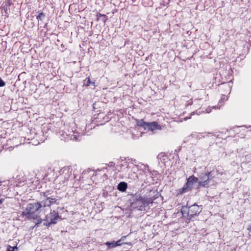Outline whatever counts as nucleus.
Listing matches in <instances>:
<instances>
[{
    "label": "nucleus",
    "mask_w": 251,
    "mask_h": 251,
    "mask_svg": "<svg viewBox=\"0 0 251 251\" xmlns=\"http://www.w3.org/2000/svg\"><path fill=\"white\" fill-rule=\"evenodd\" d=\"M129 200L130 209H137L140 211L145 210V208L151 203L152 200H147L146 197H142L140 194L135 193L131 194Z\"/></svg>",
    "instance_id": "f257e3e1"
},
{
    "label": "nucleus",
    "mask_w": 251,
    "mask_h": 251,
    "mask_svg": "<svg viewBox=\"0 0 251 251\" xmlns=\"http://www.w3.org/2000/svg\"><path fill=\"white\" fill-rule=\"evenodd\" d=\"M3 201H4V199H0V205L2 203Z\"/></svg>",
    "instance_id": "f704fd0d"
},
{
    "label": "nucleus",
    "mask_w": 251,
    "mask_h": 251,
    "mask_svg": "<svg viewBox=\"0 0 251 251\" xmlns=\"http://www.w3.org/2000/svg\"><path fill=\"white\" fill-rule=\"evenodd\" d=\"M198 177H195L194 176H190L187 179V181L182 188L179 189L177 192L178 195H183L188 192L191 191L195 183L198 182Z\"/></svg>",
    "instance_id": "39448f33"
},
{
    "label": "nucleus",
    "mask_w": 251,
    "mask_h": 251,
    "mask_svg": "<svg viewBox=\"0 0 251 251\" xmlns=\"http://www.w3.org/2000/svg\"><path fill=\"white\" fill-rule=\"evenodd\" d=\"M94 175L95 172L93 170L92 171L90 169H88L83 172L81 174V177L83 178L85 177H92Z\"/></svg>",
    "instance_id": "ddd939ff"
},
{
    "label": "nucleus",
    "mask_w": 251,
    "mask_h": 251,
    "mask_svg": "<svg viewBox=\"0 0 251 251\" xmlns=\"http://www.w3.org/2000/svg\"><path fill=\"white\" fill-rule=\"evenodd\" d=\"M197 183H198V187H207L208 185V183H209V182H207V181H198Z\"/></svg>",
    "instance_id": "5701e85b"
},
{
    "label": "nucleus",
    "mask_w": 251,
    "mask_h": 251,
    "mask_svg": "<svg viewBox=\"0 0 251 251\" xmlns=\"http://www.w3.org/2000/svg\"><path fill=\"white\" fill-rule=\"evenodd\" d=\"M43 224H44V226H50L52 224L51 223L50 221V222H48L47 221V222H44Z\"/></svg>",
    "instance_id": "c756f323"
},
{
    "label": "nucleus",
    "mask_w": 251,
    "mask_h": 251,
    "mask_svg": "<svg viewBox=\"0 0 251 251\" xmlns=\"http://www.w3.org/2000/svg\"><path fill=\"white\" fill-rule=\"evenodd\" d=\"M108 195V193L107 191H104L102 193V196L105 198H106Z\"/></svg>",
    "instance_id": "2f4dec72"
},
{
    "label": "nucleus",
    "mask_w": 251,
    "mask_h": 251,
    "mask_svg": "<svg viewBox=\"0 0 251 251\" xmlns=\"http://www.w3.org/2000/svg\"><path fill=\"white\" fill-rule=\"evenodd\" d=\"M148 122H145L143 119L138 120L137 122L138 126L143 127L145 130L147 129Z\"/></svg>",
    "instance_id": "f3484780"
},
{
    "label": "nucleus",
    "mask_w": 251,
    "mask_h": 251,
    "mask_svg": "<svg viewBox=\"0 0 251 251\" xmlns=\"http://www.w3.org/2000/svg\"><path fill=\"white\" fill-rule=\"evenodd\" d=\"M11 0H7L5 2V4L3 6V9L4 10L5 13H7V11L9 9V7L11 5Z\"/></svg>",
    "instance_id": "6ab92c4d"
},
{
    "label": "nucleus",
    "mask_w": 251,
    "mask_h": 251,
    "mask_svg": "<svg viewBox=\"0 0 251 251\" xmlns=\"http://www.w3.org/2000/svg\"><path fill=\"white\" fill-rule=\"evenodd\" d=\"M97 21H98L99 20H100V18L103 17V20H102V22L104 23H105L106 22V15H105L101 14L100 13H99V14H98L97 15Z\"/></svg>",
    "instance_id": "b1692460"
},
{
    "label": "nucleus",
    "mask_w": 251,
    "mask_h": 251,
    "mask_svg": "<svg viewBox=\"0 0 251 251\" xmlns=\"http://www.w3.org/2000/svg\"><path fill=\"white\" fill-rule=\"evenodd\" d=\"M42 195L45 198V199L48 198L50 197L49 195H50V191H47L45 192H43L42 193Z\"/></svg>",
    "instance_id": "a878e982"
},
{
    "label": "nucleus",
    "mask_w": 251,
    "mask_h": 251,
    "mask_svg": "<svg viewBox=\"0 0 251 251\" xmlns=\"http://www.w3.org/2000/svg\"><path fill=\"white\" fill-rule=\"evenodd\" d=\"M6 251H13V248L10 246H8Z\"/></svg>",
    "instance_id": "473e14b6"
},
{
    "label": "nucleus",
    "mask_w": 251,
    "mask_h": 251,
    "mask_svg": "<svg viewBox=\"0 0 251 251\" xmlns=\"http://www.w3.org/2000/svg\"><path fill=\"white\" fill-rule=\"evenodd\" d=\"M248 230H249L250 231H251V224L250 225H249L248 227Z\"/></svg>",
    "instance_id": "72a5a7b5"
},
{
    "label": "nucleus",
    "mask_w": 251,
    "mask_h": 251,
    "mask_svg": "<svg viewBox=\"0 0 251 251\" xmlns=\"http://www.w3.org/2000/svg\"><path fill=\"white\" fill-rule=\"evenodd\" d=\"M84 134V130L80 131L79 129H76V131L72 130L70 133H66L67 136H70L71 139L75 140H80L79 137Z\"/></svg>",
    "instance_id": "0eeeda50"
},
{
    "label": "nucleus",
    "mask_w": 251,
    "mask_h": 251,
    "mask_svg": "<svg viewBox=\"0 0 251 251\" xmlns=\"http://www.w3.org/2000/svg\"><path fill=\"white\" fill-rule=\"evenodd\" d=\"M128 163H129V165L131 166V168H133V166L135 167H138V162L135 159H133L132 158H127L126 159Z\"/></svg>",
    "instance_id": "a211bd4d"
},
{
    "label": "nucleus",
    "mask_w": 251,
    "mask_h": 251,
    "mask_svg": "<svg viewBox=\"0 0 251 251\" xmlns=\"http://www.w3.org/2000/svg\"><path fill=\"white\" fill-rule=\"evenodd\" d=\"M202 209V205H198L194 203L189 206L188 204L182 206L181 212L184 217L186 218V222L190 223L195 216L199 215Z\"/></svg>",
    "instance_id": "f03ea898"
},
{
    "label": "nucleus",
    "mask_w": 251,
    "mask_h": 251,
    "mask_svg": "<svg viewBox=\"0 0 251 251\" xmlns=\"http://www.w3.org/2000/svg\"><path fill=\"white\" fill-rule=\"evenodd\" d=\"M161 129L160 126L157 122H152L148 123L147 129L154 131Z\"/></svg>",
    "instance_id": "6e6552de"
},
{
    "label": "nucleus",
    "mask_w": 251,
    "mask_h": 251,
    "mask_svg": "<svg viewBox=\"0 0 251 251\" xmlns=\"http://www.w3.org/2000/svg\"><path fill=\"white\" fill-rule=\"evenodd\" d=\"M131 168V166L129 165L126 159L125 161L121 162V163L115 167V170L119 172H122L123 175L126 176L128 174L129 169Z\"/></svg>",
    "instance_id": "423d86ee"
},
{
    "label": "nucleus",
    "mask_w": 251,
    "mask_h": 251,
    "mask_svg": "<svg viewBox=\"0 0 251 251\" xmlns=\"http://www.w3.org/2000/svg\"><path fill=\"white\" fill-rule=\"evenodd\" d=\"M115 243L117 244V246H119L122 245L123 243H121V239L118 240L117 241L115 242Z\"/></svg>",
    "instance_id": "7c9ffc66"
},
{
    "label": "nucleus",
    "mask_w": 251,
    "mask_h": 251,
    "mask_svg": "<svg viewBox=\"0 0 251 251\" xmlns=\"http://www.w3.org/2000/svg\"><path fill=\"white\" fill-rule=\"evenodd\" d=\"M45 17V14L43 12L40 13L37 16L36 18L38 20L42 21Z\"/></svg>",
    "instance_id": "393cba45"
},
{
    "label": "nucleus",
    "mask_w": 251,
    "mask_h": 251,
    "mask_svg": "<svg viewBox=\"0 0 251 251\" xmlns=\"http://www.w3.org/2000/svg\"><path fill=\"white\" fill-rule=\"evenodd\" d=\"M5 82L0 77V87L5 86Z\"/></svg>",
    "instance_id": "cd10ccee"
},
{
    "label": "nucleus",
    "mask_w": 251,
    "mask_h": 251,
    "mask_svg": "<svg viewBox=\"0 0 251 251\" xmlns=\"http://www.w3.org/2000/svg\"><path fill=\"white\" fill-rule=\"evenodd\" d=\"M101 20L102 21V20H103V17H102Z\"/></svg>",
    "instance_id": "4c0bfd02"
},
{
    "label": "nucleus",
    "mask_w": 251,
    "mask_h": 251,
    "mask_svg": "<svg viewBox=\"0 0 251 251\" xmlns=\"http://www.w3.org/2000/svg\"><path fill=\"white\" fill-rule=\"evenodd\" d=\"M85 85H86V86H89L91 83H92L90 81V79L89 78H87L85 80Z\"/></svg>",
    "instance_id": "bb28decb"
},
{
    "label": "nucleus",
    "mask_w": 251,
    "mask_h": 251,
    "mask_svg": "<svg viewBox=\"0 0 251 251\" xmlns=\"http://www.w3.org/2000/svg\"><path fill=\"white\" fill-rule=\"evenodd\" d=\"M34 221V222L36 225H38L39 224H41L43 221H45L46 220L43 219L42 220L41 218L39 215H38V218L36 219H32Z\"/></svg>",
    "instance_id": "4be33fe9"
},
{
    "label": "nucleus",
    "mask_w": 251,
    "mask_h": 251,
    "mask_svg": "<svg viewBox=\"0 0 251 251\" xmlns=\"http://www.w3.org/2000/svg\"><path fill=\"white\" fill-rule=\"evenodd\" d=\"M15 179V181L18 182L19 185H20L22 183L25 182V177L24 174L21 173L17 175Z\"/></svg>",
    "instance_id": "4468645a"
},
{
    "label": "nucleus",
    "mask_w": 251,
    "mask_h": 251,
    "mask_svg": "<svg viewBox=\"0 0 251 251\" xmlns=\"http://www.w3.org/2000/svg\"><path fill=\"white\" fill-rule=\"evenodd\" d=\"M13 248V251H16L17 250V248L16 247H12Z\"/></svg>",
    "instance_id": "c9c22d12"
},
{
    "label": "nucleus",
    "mask_w": 251,
    "mask_h": 251,
    "mask_svg": "<svg viewBox=\"0 0 251 251\" xmlns=\"http://www.w3.org/2000/svg\"><path fill=\"white\" fill-rule=\"evenodd\" d=\"M39 203L41 205V208L42 210H44V209L46 207H49L50 206L49 199L48 198L43 200L41 202H39Z\"/></svg>",
    "instance_id": "dca6fc26"
},
{
    "label": "nucleus",
    "mask_w": 251,
    "mask_h": 251,
    "mask_svg": "<svg viewBox=\"0 0 251 251\" xmlns=\"http://www.w3.org/2000/svg\"><path fill=\"white\" fill-rule=\"evenodd\" d=\"M208 134H213V133L211 132H203V133H193L191 134V136L193 138H196L197 139H200L202 138H205L206 137H207L208 135Z\"/></svg>",
    "instance_id": "9b49d317"
},
{
    "label": "nucleus",
    "mask_w": 251,
    "mask_h": 251,
    "mask_svg": "<svg viewBox=\"0 0 251 251\" xmlns=\"http://www.w3.org/2000/svg\"><path fill=\"white\" fill-rule=\"evenodd\" d=\"M49 218L50 219V221L52 224H55L57 223V220L59 218L58 213L54 210L50 211Z\"/></svg>",
    "instance_id": "1a4fd4ad"
},
{
    "label": "nucleus",
    "mask_w": 251,
    "mask_h": 251,
    "mask_svg": "<svg viewBox=\"0 0 251 251\" xmlns=\"http://www.w3.org/2000/svg\"><path fill=\"white\" fill-rule=\"evenodd\" d=\"M104 244L107 246L108 249H112L117 247V244L115 243V241H113L111 242H107L105 243Z\"/></svg>",
    "instance_id": "aec40b11"
},
{
    "label": "nucleus",
    "mask_w": 251,
    "mask_h": 251,
    "mask_svg": "<svg viewBox=\"0 0 251 251\" xmlns=\"http://www.w3.org/2000/svg\"><path fill=\"white\" fill-rule=\"evenodd\" d=\"M211 177V172H207L205 173H201L198 178L200 179L201 181H207V182H209Z\"/></svg>",
    "instance_id": "9d476101"
},
{
    "label": "nucleus",
    "mask_w": 251,
    "mask_h": 251,
    "mask_svg": "<svg viewBox=\"0 0 251 251\" xmlns=\"http://www.w3.org/2000/svg\"><path fill=\"white\" fill-rule=\"evenodd\" d=\"M104 167H103V169H101L100 170L98 169L97 170L99 171H102V170H104Z\"/></svg>",
    "instance_id": "e433bc0d"
},
{
    "label": "nucleus",
    "mask_w": 251,
    "mask_h": 251,
    "mask_svg": "<svg viewBox=\"0 0 251 251\" xmlns=\"http://www.w3.org/2000/svg\"><path fill=\"white\" fill-rule=\"evenodd\" d=\"M48 199H49V201H50V205L54 204H59V203L57 202V200L56 199V198H55L54 197H49Z\"/></svg>",
    "instance_id": "412c9836"
},
{
    "label": "nucleus",
    "mask_w": 251,
    "mask_h": 251,
    "mask_svg": "<svg viewBox=\"0 0 251 251\" xmlns=\"http://www.w3.org/2000/svg\"><path fill=\"white\" fill-rule=\"evenodd\" d=\"M127 184L125 182H120L118 186H117V189L119 191L121 192H125L127 189Z\"/></svg>",
    "instance_id": "2eb2a0df"
},
{
    "label": "nucleus",
    "mask_w": 251,
    "mask_h": 251,
    "mask_svg": "<svg viewBox=\"0 0 251 251\" xmlns=\"http://www.w3.org/2000/svg\"><path fill=\"white\" fill-rule=\"evenodd\" d=\"M73 173V170L72 167H64L59 170V175L57 177V179L61 180L62 181V184L64 186L67 185V182L69 180V179H72L75 177V175Z\"/></svg>",
    "instance_id": "20e7f679"
},
{
    "label": "nucleus",
    "mask_w": 251,
    "mask_h": 251,
    "mask_svg": "<svg viewBox=\"0 0 251 251\" xmlns=\"http://www.w3.org/2000/svg\"><path fill=\"white\" fill-rule=\"evenodd\" d=\"M150 193V194L149 195L146 196V198L147 200H152L151 203H152L155 200L159 197V195L156 191L153 190L151 191Z\"/></svg>",
    "instance_id": "f8f14e48"
},
{
    "label": "nucleus",
    "mask_w": 251,
    "mask_h": 251,
    "mask_svg": "<svg viewBox=\"0 0 251 251\" xmlns=\"http://www.w3.org/2000/svg\"><path fill=\"white\" fill-rule=\"evenodd\" d=\"M42 210L41 205L39 202L29 203L21 215L25 216L28 220H32L38 218V215L40 214Z\"/></svg>",
    "instance_id": "7ed1b4c3"
},
{
    "label": "nucleus",
    "mask_w": 251,
    "mask_h": 251,
    "mask_svg": "<svg viewBox=\"0 0 251 251\" xmlns=\"http://www.w3.org/2000/svg\"><path fill=\"white\" fill-rule=\"evenodd\" d=\"M114 165H115V163L113 162H110L109 163L106 164L105 165H106V167L108 166V167H113L114 166Z\"/></svg>",
    "instance_id": "c85d7f7f"
}]
</instances>
